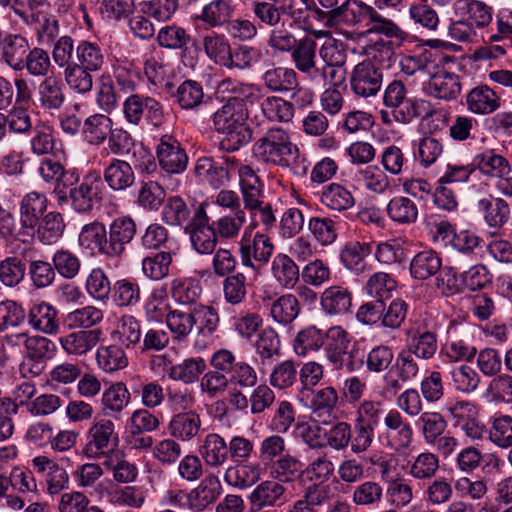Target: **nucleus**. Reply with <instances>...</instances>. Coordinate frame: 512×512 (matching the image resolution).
Here are the masks:
<instances>
[{
	"instance_id": "13d9d810",
	"label": "nucleus",
	"mask_w": 512,
	"mask_h": 512,
	"mask_svg": "<svg viewBox=\"0 0 512 512\" xmlns=\"http://www.w3.org/2000/svg\"><path fill=\"white\" fill-rule=\"evenodd\" d=\"M172 261L171 252L158 251L142 259V273L150 280H162L169 275Z\"/></svg>"
},
{
	"instance_id": "b1692460",
	"label": "nucleus",
	"mask_w": 512,
	"mask_h": 512,
	"mask_svg": "<svg viewBox=\"0 0 512 512\" xmlns=\"http://www.w3.org/2000/svg\"><path fill=\"white\" fill-rule=\"evenodd\" d=\"M467 110L475 115H488L501 105L500 98L489 86L481 84L472 88L465 96Z\"/></svg>"
},
{
	"instance_id": "6e6d98bb",
	"label": "nucleus",
	"mask_w": 512,
	"mask_h": 512,
	"mask_svg": "<svg viewBox=\"0 0 512 512\" xmlns=\"http://www.w3.org/2000/svg\"><path fill=\"white\" fill-rule=\"evenodd\" d=\"M112 119L104 114H94L86 118L82 125V134L91 145H100L111 132Z\"/></svg>"
},
{
	"instance_id": "f704fd0d",
	"label": "nucleus",
	"mask_w": 512,
	"mask_h": 512,
	"mask_svg": "<svg viewBox=\"0 0 512 512\" xmlns=\"http://www.w3.org/2000/svg\"><path fill=\"white\" fill-rule=\"evenodd\" d=\"M28 322L37 331L54 335L60 330L58 311L51 304L41 302L34 304L28 312Z\"/></svg>"
},
{
	"instance_id": "4c0bfd02",
	"label": "nucleus",
	"mask_w": 512,
	"mask_h": 512,
	"mask_svg": "<svg viewBox=\"0 0 512 512\" xmlns=\"http://www.w3.org/2000/svg\"><path fill=\"white\" fill-rule=\"evenodd\" d=\"M271 275L281 288L292 289L299 281V267L291 257L278 253L271 263Z\"/></svg>"
},
{
	"instance_id": "ea45409f",
	"label": "nucleus",
	"mask_w": 512,
	"mask_h": 512,
	"mask_svg": "<svg viewBox=\"0 0 512 512\" xmlns=\"http://www.w3.org/2000/svg\"><path fill=\"white\" fill-rule=\"evenodd\" d=\"M64 230L63 216L59 212L51 211L39 220L34 232L27 235H35L42 244L51 245L62 237Z\"/></svg>"
},
{
	"instance_id": "c03bdc74",
	"label": "nucleus",
	"mask_w": 512,
	"mask_h": 512,
	"mask_svg": "<svg viewBox=\"0 0 512 512\" xmlns=\"http://www.w3.org/2000/svg\"><path fill=\"white\" fill-rule=\"evenodd\" d=\"M321 203L330 210L343 212L351 209L355 205V198L352 192L339 183H330L323 186Z\"/></svg>"
},
{
	"instance_id": "2f4dec72",
	"label": "nucleus",
	"mask_w": 512,
	"mask_h": 512,
	"mask_svg": "<svg viewBox=\"0 0 512 512\" xmlns=\"http://www.w3.org/2000/svg\"><path fill=\"white\" fill-rule=\"evenodd\" d=\"M201 426L200 415L194 410H189L173 415L168 424V431L175 439L190 441L199 435Z\"/></svg>"
},
{
	"instance_id": "58836bf2",
	"label": "nucleus",
	"mask_w": 512,
	"mask_h": 512,
	"mask_svg": "<svg viewBox=\"0 0 512 512\" xmlns=\"http://www.w3.org/2000/svg\"><path fill=\"white\" fill-rule=\"evenodd\" d=\"M476 354L477 348L474 345L457 337H448L439 350V357L448 364L471 362Z\"/></svg>"
},
{
	"instance_id": "f8f14e48",
	"label": "nucleus",
	"mask_w": 512,
	"mask_h": 512,
	"mask_svg": "<svg viewBox=\"0 0 512 512\" xmlns=\"http://www.w3.org/2000/svg\"><path fill=\"white\" fill-rule=\"evenodd\" d=\"M156 154L160 167L169 174H180L187 168V153L180 142L171 135H163L160 138Z\"/></svg>"
},
{
	"instance_id": "ddd939ff",
	"label": "nucleus",
	"mask_w": 512,
	"mask_h": 512,
	"mask_svg": "<svg viewBox=\"0 0 512 512\" xmlns=\"http://www.w3.org/2000/svg\"><path fill=\"white\" fill-rule=\"evenodd\" d=\"M407 347L410 353L421 360H431L438 352V335L435 329L417 324L406 332Z\"/></svg>"
},
{
	"instance_id": "4468645a",
	"label": "nucleus",
	"mask_w": 512,
	"mask_h": 512,
	"mask_svg": "<svg viewBox=\"0 0 512 512\" xmlns=\"http://www.w3.org/2000/svg\"><path fill=\"white\" fill-rule=\"evenodd\" d=\"M460 78L454 72L438 68L424 83L426 95L445 101L455 100L461 93Z\"/></svg>"
},
{
	"instance_id": "c85d7f7f",
	"label": "nucleus",
	"mask_w": 512,
	"mask_h": 512,
	"mask_svg": "<svg viewBox=\"0 0 512 512\" xmlns=\"http://www.w3.org/2000/svg\"><path fill=\"white\" fill-rule=\"evenodd\" d=\"M100 329L80 330L59 338V344L68 355L83 356L100 341Z\"/></svg>"
},
{
	"instance_id": "423d86ee",
	"label": "nucleus",
	"mask_w": 512,
	"mask_h": 512,
	"mask_svg": "<svg viewBox=\"0 0 512 512\" xmlns=\"http://www.w3.org/2000/svg\"><path fill=\"white\" fill-rule=\"evenodd\" d=\"M125 120L139 125L144 119L149 125L158 128L166 119L163 104L151 96L131 94L123 102Z\"/></svg>"
},
{
	"instance_id": "9b49d317",
	"label": "nucleus",
	"mask_w": 512,
	"mask_h": 512,
	"mask_svg": "<svg viewBox=\"0 0 512 512\" xmlns=\"http://www.w3.org/2000/svg\"><path fill=\"white\" fill-rule=\"evenodd\" d=\"M291 59L295 68L305 75L314 87L319 88L316 40L310 36L299 39L291 50Z\"/></svg>"
},
{
	"instance_id": "bf43d9fd",
	"label": "nucleus",
	"mask_w": 512,
	"mask_h": 512,
	"mask_svg": "<svg viewBox=\"0 0 512 512\" xmlns=\"http://www.w3.org/2000/svg\"><path fill=\"white\" fill-rule=\"evenodd\" d=\"M206 370V363L203 358H187L181 363L168 367V376L174 381H181L191 384L198 380L199 376Z\"/></svg>"
},
{
	"instance_id": "7ed1b4c3",
	"label": "nucleus",
	"mask_w": 512,
	"mask_h": 512,
	"mask_svg": "<svg viewBox=\"0 0 512 512\" xmlns=\"http://www.w3.org/2000/svg\"><path fill=\"white\" fill-rule=\"evenodd\" d=\"M247 108H243L239 102H226L212 116L215 130L224 134L225 138L220 142L222 149L237 151L252 140V131L247 126Z\"/></svg>"
},
{
	"instance_id": "412c9836",
	"label": "nucleus",
	"mask_w": 512,
	"mask_h": 512,
	"mask_svg": "<svg viewBox=\"0 0 512 512\" xmlns=\"http://www.w3.org/2000/svg\"><path fill=\"white\" fill-rule=\"evenodd\" d=\"M131 394L123 382L112 383L101 396V413L104 417L119 420L129 405Z\"/></svg>"
},
{
	"instance_id": "0eeeda50",
	"label": "nucleus",
	"mask_w": 512,
	"mask_h": 512,
	"mask_svg": "<svg viewBox=\"0 0 512 512\" xmlns=\"http://www.w3.org/2000/svg\"><path fill=\"white\" fill-rule=\"evenodd\" d=\"M207 208H209L207 203H201L185 227V231L189 234L192 248L202 255L212 254L219 242L210 222Z\"/></svg>"
},
{
	"instance_id": "f3484780",
	"label": "nucleus",
	"mask_w": 512,
	"mask_h": 512,
	"mask_svg": "<svg viewBox=\"0 0 512 512\" xmlns=\"http://www.w3.org/2000/svg\"><path fill=\"white\" fill-rule=\"evenodd\" d=\"M48 199L44 193L31 191L25 194L20 201L19 235L34 232L39 220L45 215Z\"/></svg>"
},
{
	"instance_id": "473e14b6",
	"label": "nucleus",
	"mask_w": 512,
	"mask_h": 512,
	"mask_svg": "<svg viewBox=\"0 0 512 512\" xmlns=\"http://www.w3.org/2000/svg\"><path fill=\"white\" fill-rule=\"evenodd\" d=\"M477 210L490 228H501L509 219L511 210L507 201L500 197H484L478 200Z\"/></svg>"
},
{
	"instance_id": "4be33fe9",
	"label": "nucleus",
	"mask_w": 512,
	"mask_h": 512,
	"mask_svg": "<svg viewBox=\"0 0 512 512\" xmlns=\"http://www.w3.org/2000/svg\"><path fill=\"white\" fill-rule=\"evenodd\" d=\"M273 1L274 2L265 0H245L244 4L261 23L268 26H276L279 24L281 16L290 12L294 0Z\"/></svg>"
},
{
	"instance_id": "69168bd1",
	"label": "nucleus",
	"mask_w": 512,
	"mask_h": 512,
	"mask_svg": "<svg viewBox=\"0 0 512 512\" xmlns=\"http://www.w3.org/2000/svg\"><path fill=\"white\" fill-rule=\"evenodd\" d=\"M475 162L480 171L488 176L503 178L511 174V168L506 158L492 150L476 155Z\"/></svg>"
},
{
	"instance_id": "a18cd8bd",
	"label": "nucleus",
	"mask_w": 512,
	"mask_h": 512,
	"mask_svg": "<svg viewBox=\"0 0 512 512\" xmlns=\"http://www.w3.org/2000/svg\"><path fill=\"white\" fill-rule=\"evenodd\" d=\"M325 344V331L311 325L301 329L292 342L294 353L306 357L310 353L320 351Z\"/></svg>"
},
{
	"instance_id": "6ab92c4d",
	"label": "nucleus",
	"mask_w": 512,
	"mask_h": 512,
	"mask_svg": "<svg viewBox=\"0 0 512 512\" xmlns=\"http://www.w3.org/2000/svg\"><path fill=\"white\" fill-rule=\"evenodd\" d=\"M384 425L388 445L392 449L400 451L410 446L413 429L398 410L391 409L385 414Z\"/></svg>"
},
{
	"instance_id": "052dcab7",
	"label": "nucleus",
	"mask_w": 512,
	"mask_h": 512,
	"mask_svg": "<svg viewBox=\"0 0 512 512\" xmlns=\"http://www.w3.org/2000/svg\"><path fill=\"white\" fill-rule=\"evenodd\" d=\"M171 294L173 299L188 307L199 305L197 300L201 296L202 287L198 280L193 278H176L171 282Z\"/></svg>"
},
{
	"instance_id": "3c124183",
	"label": "nucleus",
	"mask_w": 512,
	"mask_h": 512,
	"mask_svg": "<svg viewBox=\"0 0 512 512\" xmlns=\"http://www.w3.org/2000/svg\"><path fill=\"white\" fill-rule=\"evenodd\" d=\"M387 215L390 220L399 225H410L418 219L416 203L405 196H395L387 204Z\"/></svg>"
},
{
	"instance_id": "864d4df0",
	"label": "nucleus",
	"mask_w": 512,
	"mask_h": 512,
	"mask_svg": "<svg viewBox=\"0 0 512 512\" xmlns=\"http://www.w3.org/2000/svg\"><path fill=\"white\" fill-rule=\"evenodd\" d=\"M300 313V303L294 294H283L270 305V316L281 325L291 324Z\"/></svg>"
},
{
	"instance_id": "393cba45",
	"label": "nucleus",
	"mask_w": 512,
	"mask_h": 512,
	"mask_svg": "<svg viewBox=\"0 0 512 512\" xmlns=\"http://www.w3.org/2000/svg\"><path fill=\"white\" fill-rule=\"evenodd\" d=\"M78 243L92 255L110 257L107 230L101 222L94 221L84 225L79 233Z\"/></svg>"
},
{
	"instance_id": "a211bd4d",
	"label": "nucleus",
	"mask_w": 512,
	"mask_h": 512,
	"mask_svg": "<svg viewBox=\"0 0 512 512\" xmlns=\"http://www.w3.org/2000/svg\"><path fill=\"white\" fill-rule=\"evenodd\" d=\"M136 233V222L131 216H120L112 220L107 231L110 258L121 257Z\"/></svg>"
},
{
	"instance_id": "c9c22d12",
	"label": "nucleus",
	"mask_w": 512,
	"mask_h": 512,
	"mask_svg": "<svg viewBox=\"0 0 512 512\" xmlns=\"http://www.w3.org/2000/svg\"><path fill=\"white\" fill-rule=\"evenodd\" d=\"M259 369L264 371L280 355V339L277 332L272 328L262 330L254 344Z\"/></svg>"
},
{
	"instance_id": "09e8293b",
	"label": "nucleus",
	"mask_w": 512,
	"mask_h": 512,
	"mask_svg": "<svg viewBox=\"0 0 512 512\" xmlns=\"http://www.w3.org/2000/svg\"><path fill=\"white\" fill-rule=\"evenodd\" d=\"M199 452L207 466L217 468L228 458V445L219 434L210 433L204 438Z\"/></svg>"
},
{
	"instance_id": "338daca9",
	"label": "nucleus",
	"mask_w": 512,
	"mask_h": 512,
	"mask_svg": "<svg viewBox=\"0 0 512 512\" xmlns=\"http://www.w3.org/2000/svg\"><path fill=\"white\" fill-rule=\"evenodd\" d=\"M397 288L396 280L388 273L376 272L372 274L366 284V293L376 300L385 302L391 298L393 291Z\"/></svg>"
},
{
	"instance_id": "5701e85b",
	"label": "nucleus",
	"mask_w": 512,
	"mask_h": 512,
	"mask_svg": "<svg viewBox=\"0 0 512 512\" xmlns=\"http://www.w3.org/2000/svg\"><path fill=\"white\" fill-rule=\"evenodd\" d=\"M239 185L244 209L254 214L257 208L264 204L263 183L253 168L240 170Z\"/></svg>"
},
{
	"instance_id": "9d476101",
	"label": "nucleus",
	"mask_w": 512,
	"mask_h": 512,
	"mask_svg": "<svg viewBox=\"0 0 512 512\" xmlns=\"http://www.w3.org/2000/svg\"><path fill=\"white\" fill-rule=\"evenodd\" d=\"M298 401L316 417H330L339 403L338 391L333 386L298 392Z\"/></svg>"
},
{
	"instance_id": "5fc2aeb1",
	"label": "nucleus",
	"mask_w": 512,
	"mask_h": 512,
	"mask_svg": "<svg viewBox=\"0 0 512 512\" xmlns=\"http://www.w3.org/2000/svg\"><path fill=\"white\" fill-rule=\"evenodd\" d=\"M75 63L87 70L97 72L105 63L104 51L96 42L81 40L76 45Z\"/></svg>"
},
{
	"instance_id": "f03ea898",
	"label": "nucleus",
	"mask_w": 512,
	"mask_h": 512,
	"mask_svg": "<svg viewBox=\"0 0 512 512\" xmlns=\"http://www.w3.org/2000/svg\"><path fill=\"white\" fill-rule=\"evenodd\" d=\"M251 152L259 163L286 168L297 158L299 149L288 130L274 126L254 141Z\"/></svg>"
},
{
	"instance_id": "79ce46f5",
	"label": "nucleus",
	"mask_w": 512,
	"mask_h": 512,
	"mask_svg": "<svg viewBox=\"0 0 512 512\" xmlns=\"http://www.w3.org/2000/svg\"><path fill=\"white\" fill-rule=\"evenodd\" d=\"M269 468L272 478L282 485L301 480L304 473V464L290 454L279 457Z\"/></svg>"
},
{
	"instance_id": "e2e57ef3",
	"label": "nucleus",
	"mask_w": 512,
	"mask_h": 512,
	"mask_svg": "<svg viewBox=\"0 0 512 512\" xmlns=\"http://www.w3.org/2000/svg\"><path fill=\"white\" fill-rule=\"evenodd\" d=\"M421 431L424 441L428 444L440 435L444 434L447 428V421L440 412L426 411L420 414L415 422Z\"/></svg>"
},
{
	"instance_id": "dca6fc26",
	"label": "nucleus",
	"mask_w": 512,
	"mask_h": 512,
	"mask_svg": "<svg viewBox=\"0 0 512 512\" xmlns=\"http://www.w3.org/2000/svg\"><path fill=\"white\" fill-rule=\"evenodd\" d=\"M101 187L102 182L99 177H85L81 183L69 190L72 208L78 213H90L94 205L101 200Z\"/></svg>"
},
{
	"instance_id": "e433bc0d",
	"label": "nucleus",
	"mask_w": 512,
	"mask_h": 512,
	"mask_svg": "<svg viewBox=\"0 0 512 512\" xmlns=\"http://www.w3.org/2000/svg\"><path fill=\"white\" fill-rule=\"evenodd\" d=\"M264 87L272 93H283L295 90L298 86L297 74L288 67H271L261 76Z\"/></svg>"
},
{
	"instance_id": "2eb2a0df",
	"label": "nucleus",
	"mask_w": 512,
	"mask_h": 512,
	"mask_svg": "<svg viewBox=\"0 0 512 512\" xmlns=\"http://www.w3.org/2000/svg\"><path fill=\"white\" fill-rule=\"evenodd\" d=\"M449 411L456 420L455 425L472 441L480 440L485 433V425L479 420L478 408L469 401H457Z\"/></svg>"
},
{
	"instance_id": "72a5a7b5",
	"label": "nucleus",
	"mask_w": 512,
	"mask_h": 512,
	"mask_svg": "<svg viewBox=\"0 0 512 512\" xmlns=\"http://www.w3.org/2000/svg\"><path fill=\"white\" fill-rule=\"evenodd\" d=\"M320 305L330 316L344 315L352 306V293L347 287L332 285L322 292Z\"/></svg>"
},
{
	"instance_id": "de8ad7c7",
	"label": "nucleus",
	"mask_w": 512,
	"mask_h": 512,
	"mask_svg": "<svg viewBox=\"0 0 512 512\" xmlns=\"http://www.w3.org/2000/svg\"><path fill=\"white\" fill-rule=\"evenodd\" d=\"M441 267L442 260L438 253L426 249L414 255L410 261V274L414 279L426 280L438 273Z\"/></svg>"
},
{
	"instance_id": "20e7f679",
	"label": "nucleus",
	"mask_w": 512,
	"mask_h": 512,
	"mask_svg": "<svg viewBox=\"0 0 512 512\" xmlns=\"http://www.w3.org/2000/svg\"><path fill=\"white\" fill-rule=\"evenodd\" d=\"M321 64H318L319 89L326 86H341L346 79L347 55L335 39L326 40L318 50Z\"/></svg>"
},
{
	"instance_id": "a19ab883",
	"label": "nucleus",
	"mask_w": 512,
	"mask_h": 512,
	"mask_svg": "<svg viewBox=\"0 0 512 512\" xmlns=\"http://www.w3.org/2000/svg\"><path fill=\"white\" fill-rule=\"evenodd\" d=\"M37 99L40 107L45 111L60 109L65 101L61 81L55 76L44 78L38 85Z\"/></svg>"
},
{
	"instance_id": "774afa93",
	"label": "nucleus",
	"mask_w": 512,
	"mask_h": 512,
	"mask_svg": "<svg viewBox=\"0 0 512 512\" xmlns=\"http://www.w3.org/2000/svg\"><path fill=\"white\" fill-rule=\"evenodd\" d=\"M489 439L500 448L512 447V416L495 415L491 420Z\"/></svg>"
},
{
	"instance_id": "aec40b11",
	"label": "nucleus",
	"mask_w": 512,
	"mask_h": 512,
	"mask_svg": "<svg viewBox=\"0 0 512 512\" xmlns=\"http://www.w3.org/2000/svg\"><path fill=\"white\" fill-rule=\"evenodd\" d=\"M263 473L261 462L248 460L229 466L224 473V480L234 488L247 489L256 484Z\"/></svg>"
},
{
	"instance_id": "7c9ffc66",
	"label": "nucleus",
	"mask_w": 512,
	"mask_h": 512,
	"mask_svg": "<svg viewBox=\"0 0 512 512\" xmlns=\"http://www.w3.org/2000/svg\"><path fill=\"white\" fill-rule=\"evenodd\" d=\"M372 253L370 242L352 240L347 242L340 252L343 266L355 274H362L367 270V258Z\"/></svg>"
},
{
	"instance_id": "0e129e2a",
	"label": "nucleus",
	"mask_w": 512,
	"mask_h": 512,
	"mask_svg": "<svg viewBox=\"0 0 512 512\" xmlns=\"http://www.w3.org/2000/svg\"><path fill=\"white\" fill-rule=\"evenodd\" d=\"M192 310L198 337H212L220 322L217 310L213 306L203 304L192 306Z\"/></svg>"
},
{
	"instance_id": "bb28decb",
	"label": "nucleus",
	"mask_w": 512,
	"mask_h": 512,
	"mask_svg": "<svg viewBox=\"0 0 512 512\" xmlns=\"http://www.w3.org/2000/svg\"><path fill=\"white\" fill-rule=\"evenodd\" d=\"M221 490V483L217 477H206L188 493L185 505L191 510L203 511L219 498Z\"/></svg>"
},
{
	"instance_id": "49530a36",
	"label": "nucleus",
	"mask_w": 512,
	"mask_h": 512,
	"mask_svg": "<svg viewBox=\"0 0 512 512\" xmlns=\"http://www.w3.org/2000/svg\"><path fill=\"white\" fill-rule=\"evenodd\" d=\"M112 336L126 349L137 350L142 338L140 322L132 315L121 316Z\"/></svg>"
},
{
	"instance_id": "8fccbe9b",
	"label": "nucleus",
	"mask_w": 512,
	"mask_h": 512,
	"mask_svg": "<svg viewBox=\"0 0 512 512\" xmlns=\"http://www.w3.org/2000/svg\"><path fill=\"white\" fill-rule=\"evenodd\" d=\"M414 160L423 168H429L442 156L444 146L433 136H424L412 142Z\"/></svg>"
},
{
	"instance_id": "a878e982",
	"label": "nucleus",
	"mask_w": 512,
	"mask_h": 512,
	"mask_svg": "<svg viewBox=\"0 0 512 512\" xmlns=\"http://www.w3.org/2000/svg\"><path fill=\"white\" fill-rule=\"evenodd\" d=\"M30 44L21 34H7L0 40L2 60L14 71H22Z\"/></svg>"
},
{
	"instance_id": "6e6552de",
	"label": "nucleus",
	"mask_w": 512,
	"mask_h": 512,
	"mask_svg": "<svg viewBox=\"0 0 512 512\" xmlns=\"http://www.w3.org/2000/svg\"><path fill=\"white\" fill-rule=\"evenodd\" d=\"M238 245L241 264L253 270L266 265L274 251V244L267 234L257 232L252 237L247 229Z\"/></svg>"
},
{
	"instance_id": "39448f33",
	"label": "nucleus",
	"mask_w": 512,
	"mask_h": 512,
	"mask_svg": "<svg viewBox=\"0 0 512 512\" xmlns=\"http://www.w3.org/2000/svg\"><path fill=\"white\" fill-rule=\"evenodd\" d=\"M118 444L113 419L108 417L95 418L86 432V444L83 454L92 460L107 457Z\"/></svg>"
},
{
	"instance_id": "37998d69",
	"label": "nucleus",
	"mask_w": 512,
	"mask_h": 512,
	"mask_svg": "<svg viewBox=\"0 0 512 512\" xmlns=\"http://www.w3.org/2000/svg\"><path fill=\"white\" fill-rule=\"evenodd\" d=\"M285 491V487L274 479L265 480L253 489L248 499L252 508L262 510L266 507H273Z\"/></svg>"
},
{
	"instance_id": "c756f323",
	"label": "nucleus",
	"mask_w": 512,
	"mask_h": 512,
	"mask_svg": "<svg viewBox=\"0 0 512 512\" xmlns=\"http://www.w3.org/2000/svg\"><path fill=\"white\" fill-rule=\"evenodd\" d=\"M103 178L107 186L115 192L125 191L135 182V172L125 160L113 158L104 168Z\"/></svg>"
},
{
	"instance_id": "680f3d73",
	"label": "nucleus",
	"mask_w": 512,
	"mask_h": 512,
	"mask_svg": "<svg viewBox=\"0 0 512 512\" xmlns=\"http://www.w3.org/2000/svg\"><path fill=\"white\" fill-rule=\"evenodd\" d=\"M439 463L436 454L428 451L422 452L410 462L408 474L416 480H431L439 471Z\"/></svg>"
},
{
	"instance_id": "4d7b16f0",
	"label": "nucleus",
	"mask_w": 512,
	"mask_h": 512,
	"mask_svg": "<svg viewBox=\"0 0 512 512\" xmlns=\"http://www.w3.org/2000/svg\"><path fill=\"white\" fill-rule=\"evenodd\" d=\"M262 50L255 46L239 44L230 48L224 67L228 69L247 70L262 59Z\"/></svg>"
},
{
	"instance_id": "f257e3e1",
	"label": "nucleus",
	"mask_w": 512,
	"mask_h": 512,
	"mask_svg": "<svg viewBox=\"0 0 512 512\" xmlns=\"http://www.w3.org/2000/svg\"><path fill=\"white\" fill-rule=\"evenodd\" d=\"M323 21L328 27H367L369 33L384 34L399 40L406 36L397 24L361 0H344L336 9L324 13Z\"/></svg>"
},
{
	"instance_id": "cd10ccee",
	"label": "nucleus",
	"mask_w": 512,
	"mask_h": 512,
	"mask_svg": "<svg viewBox=\"0 0 512 512\" xmlns=\"http://www.w3.org/2000/svg\"><path fill=\"white\" fill-rule=\"evenodd\" d=\"M326 344L324 347L327 361L333 366H340L342 358L348 353L352 337L341 326H332L325 331Z\"/></svg>"
},
{
	"instance_id": "1a4fd4ad",
	"label": "nucleus",
	"mask_w": 512,
	"mask_h": 512,
	"mask_svg": "<svg viewBox=\"0 0 512 512\" xmlns=\"http://www.w3.org/2000/svg\"><path fill=\"white\" fill-rule=\"evenodd\" d=\"M382 83V68L371 59L358 63L352 70L350 86L357 96L367 98L376 95Z\"/></svg>"
},
{
	"instance_id": "603ef678",
	"label": "nucleus",
	"mask_w": 512,
	"mask_h": 512,
	"mask_svg": "<svg viewBox=\"0 0 512 512\" xmlns=\"http://www.w3.org/2000/svg\"><path fill=\"white\" fill-rule=\"evenodd\" d=\"M210 222L219 241H231L238 238L246 223V213H222Z\"/></svg>"
}]
</instances>
